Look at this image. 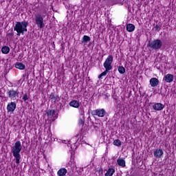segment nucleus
Segmentation results:
<instances>
[{
    "label": "nucleus",
    "instance_id": "26",
    "mask_svg": "<svg viewBox=\"0 0 176 176\" xmlns=\"http://www.w3.org/2000/svg\"><path fill=\"white\" fill-rule=\"evenodd\" d=\"M22 100H23V101H25H25H28V94H25L23 96Z\"/></svg>",
    "mask_w": 176,
    "mask_h": 176
},
{
    "label": "nucleus",
    "instance_id": "5",
    "mask_svg": "<svg viewBox=\"0 0 176 176\" xmlns=\"http://www.w3.org/2000/svg\"><path fill=\"white\" fill-rule=\"evenodd\" d=\"M148 46L153 50H159L163 46V43L160 39H156L153 41H149Z\"/></svg>",
    "mask_w": 176,
    "mask_h": 176
},
{
    "label": "nucleus",
    "instance_id": "7",
    "mask_svg": "<svg viewBox=\"0 0 176 176\" xmlns=\"http://www.w3.org/2000/svg\"><path fill=\"white\" fill-rule=\"evenodd\" d=\"M66 167L67 168V171L70 175L74 174V173L76 171V164H75L74 161H69L66 165Z\"/></svg>",
    "mask_w": 176,
    "mask_h": 176
},
{
    "label": "nucleus",
    "instance_id": "23",
    "mask_svg": "<svg viewBox=\"0 0 176 176\" xmlns=\"http://www.w3.org/2000/svg\"><path fill=\"white\" fill-rule=\"evenodd\" d=\"M81 42L82 43H87V42H90V36L87 35L83 36Z\"/></svg>",
    "mask_w": 176,
    "mask_h": 176
},
{
    "label": "nucleus",
    "instance_id": "8",
    "mask_svg": "<svg viewBox=\"0 0 176 176\" xmlns=\"http://www.w3.org/2000/svg\"><path fill=\"white\" fill-rule=\"evenodd\" d=\"M92 115L98 116V118H104L107 115V111L104 109H98L92 111Z\"/></svg>",
    "mask_w": 176,
    "mask_h": 176
},
{
    "label": "nucleus",
    "instance_id": "22",
    "mask_svg": "<svg viewBox=\"0 0 176 176\" xmlns=\"http://www.w3.org/2000/svg\"><path fill=\"white\" fill-rule=\"evenodd\" d=\"M9 52H10V48L8 46H3L1 48V53H3V54H8Z\"/></svg>",
    "mask_w": 176,
    "mask_h": 176
},
{
    "label": "nucleus",
    "instance_id": "6",
    "mask_svg": "<svg viewBox=\"0 0 176 176\" xmlns=\"http://www.w3.org/2000/svg\"><path fill=\"white\" fill-rule=\"evenodd\" d=\"M7 94L8 96V98L14 101V100H17V98H19V90H14V89H11L8 90Z\"/></svg>",
    "mask_w": 176,
    "mask_h": 176
},
{
    "label": "nucleus",
    "instance_id": "28",
    "mask_svg": "<svg viewBox=\"0 0 176 176\" xmlns=\"http://www.w3.org/2000/svg\"><path fill=\"white\" fill-rule=\"evenodd\" d=\"M78 123H79L80 125L83 126V124L85 123V120L80 119Z\"/></svg>",
    "mask_w": 176,
    "mask_h": 176
},
{
    "label": "nucleus",
    "instance_id": "20",
    "mask_svg": "<svg viewBox=\"0 0 176 176\" xmlns=\"http://www.w3.org/2000/svg\"><path fill=\"white\" fill-rule=\"evenodd\" d=\"M15 68H17V69L21 70L25 69V65L18 62L15 64Z\"/></svg>",
    "mask_w": 176,
    "mask_h": 176
},
{
    "label": "nucleus",
    "instance_id": "24",
    "mask_svg": "<svg viewBox=\"0 0 176 176\" xmlns=\"http://www.w3.org/2000/svg\"><path fill=\"white\" fill-rule=\"evenodd\" d=\"M113 144L115 145V146H120L122 145V141H120L119 139H117L113 141Z\"/></svg>",
    "mask_w": 176,
    "mask_h": 176
},
{
    "label": "nucleus",
    "instance_id": "10",
    "mask_svg": "<svg viewBox=\"0 0 176 176\" xmlns=\"http://www.w3.org/2000/svg\"><path fill=\"white\" fill-rule=\"evenodd\" d=\"M153 109L154 111H163L164 109V104L162 103H153Z\"/></svg>",
    "mask_w": 176,
    "mask_h": 176
},
{
    "label": "nucleus",
    "instance_id": "25",
    "mask_svg": "<svg viewBox=\"0 0 176 176\" xmlns=\"http://www.w3.org/2000/svg\"><path fill=\"white\" fill-rule=\"evenodd\" d=\"M118 72L123 74L126 72V69L123 66H120L118 67Z\"/></svg>",
    "mask_w": 176,
    "mask_h": 176
},
{
    "label": "nucleus",
    "instance_id": "12",
    "mask_svg": "<svg viewBox=\"0 0 176 176\" xmlns=\"http://www.w3.org/2000/svg\"><path fill=\"white\" fill-rule=\"evenodd\" d=\"M163 150L160 149V148H157L154 153H153V155L155 157L157 158H160L162 157V156H163Z\"/></svg>",
    "mask_w": 176,
    "mask_h": 176
},
{
    "label": "nucleus",
    "instance_id": "3",
    "mask_svg": "<svg viewBox=\"0 0 176 176\" xmlns=\"http://www.w3.org/2000/svg\"><path fill=\"white\" fill-rule=\"evenodd\" d=\"M47 12H49V8L43 7L42 10V14H37L35 15V23L38 28H43L45 27V23L43 22V17H46L47 14Z\"/></svg>",
    "mask_w": 176,
    "mask_h": 176
},
{
    "label": "nucleus",
    "instance_id": "16",
    "mask_svg": "<svg viewBox=\"0 0 176 176\" xmlns=\"http://www.w3.org/2000/svg\"><path fill=\"white\" fill-rule=\"evenodd\" d=\"M69 105L70 107H72L73 108H79L80 104H79V101H78V100H72L69 103Z\"/></svg>",
    "mask_w": 176,
    "mask_h": 176
},
{
    "label": "nucleus",
    "instance_id": "15",
    "mask_svg": "<svg viewBox=\"0 0 176 176\" xmlns=\"http://www.w3.org/2000/svg\"><path fill=\"white\" fill-rule=\"evenodd\" d=\"M50 99L53 102H58L60 101V97L52 93L50 95Z\"/></svg>",
    "mask_w": 176,
    "mask_h": 176
},
{
    "label": "nucleus",
    "instance_id": "1",
    "mask_svg": "<svg viewBox=\"0 0 176 176\" xmlns=\"http://www.w3.org/2000/svg\"><path fill=\"white\" fill-rule=\"evenodd\" d=\"M21 149H23V146H21V142L19 140L15 142L14 145L12 147L11 152L15 158V163L16 164H20V160L21 159L20 153L21 152Z\"/></svg>",
    "mask_w": 176,
    "mask_h": 176
},
{
    "label": "nucleus",
    "instance_id": "9",
    "mask_svg": "<svg viewBox=\"0 0 176 176\" xmlns=\"http://www.w3.org/2000/svg\"><path fill=\"white\" fill-rule=\"evenodd\" d=\"M7 111L8 112H14V111H16V102H9L7 105Z\"/></svg>",
    "mask_w": 176,
    "mask_h": 176
},
{
    "label": "nucleus",
    "instance_id": "29",
    "mask_svg": "<svg viewBox=\"0 0 176 176\" xmlns=\"http://www.w3.org/2000/svg\"><path fill=\"white\" fill-rule=\"evenodd\" d=\"M161 27H162V26H160V25H155V28H156L157 30H160Z\"/></svg>",
    "mask_w": 176,
    "mask_h": 176
},
{
    "label": "nucleus",
    "instance_id": "17",
    "mask_svg": "<svg viewBox=\"0 0 176 176\" xmlns=\"http://www.w3.org/2000/svg\"><path fill=\"white\" fill-rule=\"evenodd\" d=\"M117 163L118 166H120V167H122V168L126 167V161L122 158H118L117 160Z\"/></svg>",
    "mask_w": 176,
    "mask_h": 176
},
{
    "label": "nucleus",
    "instance_id": "13",
    "mask_svg": "<svg viewBox=\"0 0 176 176\" xmlns=\"http://www.w3.org/2000/svg\"><path fill=\"white\" fill-rule=\"evenodd\" d=\"M164 79L166 83H171L174 80V76L173 74H168L165 75Z\"/></svg>",
    "mask_w": 176,
    "mask_h": 176
},
{
    "label": "nucleus",
    "instance_id": "18",
    "mask_svg": "<svg viewBox=\"0 0 176 176\" xmlns=\"http://www.w3.org/2000/svg\"><path fill=\"white\" fill-rule=\"evenodd\" d=\"M135 30V26L131 23H129L126 25V31L128 32H133Z\"/></svg>",
    "mask_w": 176,
    "mask_h": 176
},
{
    "label": "nucleus",
    "instance_id": "4",
    "mask_svg": "<svg viewBox=\"0 0 176 176\" xmlns=\"http://www.w3.org/2000/svg\"><path fill=\"white\" fill-rule=\"evenodd\" d=\"M112 63H113V56H112V55H109L103 63V67L105 69V71L98 76L99 79H101L102 76H106L107 74L112 69Z\"/></svg>",
    "mask_w": 176,
    "mask_h": 176
},
{
    "label": "nucleus",
    "instance_id": "27",
    "mask_svg": "<svg viewBox=\"0 0 176 176\" xmlns=\"http://www.w3.org/2000/svg\"><path fill=\"white\" fill-rule=\"evenodd\" d=\"M14 35V34L12 32L7 33V36H8L10 39H12Z\"/></svg>",
    "mask_w": 176,
    "mask_h": 176
},
{
    "label": "nucleus",
    "instance_id": "2",
    "mask_svg": "<svg viewBox=\"0 0 176 176\" xmlns=\"http://www.w3.org/2000/svg\"><path fill=\"white\" fill-rule=\"evenodd\" d=\"M27 27H28V22L25 21L16 22L14 26V31H16L17 36H20L21 35H24V32L28 31Z\"/></svg>",
    "mask_w": 176,
    "mask_h": 176
},
{
    "label": "nucleus",
    "instance_id": "11",
    "mask_svg": "<svg viewBox=\"0 0 176 176\" xmlns=\"http://www.w3.org/2000/svg\"><path fill=\"white\" fill-rule=\"evenodd\" d=\"M48 119L50 120H56V111L55 110H50L47 113Z\"/></svg>",
    "mask_w": 176,
    "mask_h": 176
},
{
    "label": "nucleus",
    "instance_id": "14",
    "mask_svg": "<svg viewBox=\"0 0 176 176\" xmlns=\"http://www.w3.org/2000/svg\"><path fill=\"white\" fill-rule=\"evenodd\" d=\"M150 85L151 87H156L159 85V79L156 78H151L150 80Z\"/></svg>",
    "mask_w": 176,
    "mask_h": 176
},
{
    "label": "nucleus",
    "instance_id": "19",
    "mask_svg": "<svg viewBox=\"0 0 176 176\" xmlns=\"http://www.w3.org/2000/svg\"><path fill=\"white\" fill-rule=\"evenodd\" d=\"M67 174V170L65 168H60L58 172L57 175L58 176H65Z\"/></svg>",
    "mask_w": 176,
    "mask_h": 176
},
{
    "label": "nucleus",
    "instance_id": "21",
    "mask_svg": "<svg viewBox=\"0 0 176 176\" xmlns=\"http://www.w3.org/2000/svg\"><path fill=\"white\" fill-rule=\"evenodd\" d=\"M113 174H115V169L110 168L108 169V170L107 171V173L104 174L105 176H112L113 175Z\"/></svg>",
    "mask_w": 176,
    "mask_h": 176
}]
</instances>
